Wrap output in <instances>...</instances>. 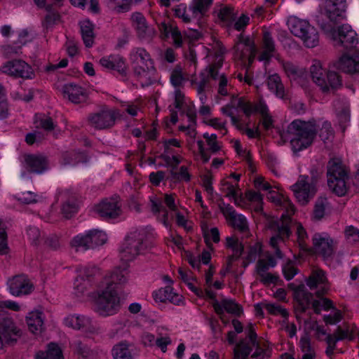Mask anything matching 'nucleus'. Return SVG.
Returning a JSON list of instances; mask_svg holds the SVG:
<instances>
[{
	"instance_id": "nucleus-38",
	"label": "nucleus",
	"mask_w": 359,
	"mask_h": 359,
	"mask_svg": "<svg viewBox=\"0 0 359 359\" xmlns=\"http://www.w3.org/2000/svg\"><path fill=\"white\" fill-rule=\"evenodd\" d=\"M168 331V328L165 326H159L156 329V346L163 353L167 352L168 346L172 344L170 334L166 333Z\"/></svg>"
},
{
	"instance_id": "nucleus-28",
	"label": "nucleus",
	"mask_w": 359,
	"mask_h": 359,
	"mask_svg": "<svg viewBox=\"0 0 359 359\" xmlns=\"http://www.w3.org/2000/svg\"><path fill=\"white\" fill-rule=\"evenodd\" d=\"M44 315L41 311L33 310L26 317V323L29 330L34 334H39L44 330Z\"/></svg>"
},
{
	"instance_id": "nucleus-55",
	"label": "nucleus",
	"mask_w": 359,
	"mask_h": 359,
	"mask_svg": "<svg viewBox=\"0 0 359 359\" xmlns=\"http://www.w3.org/2000/svg\"><path fill=\"white\" fill-rule=\"evenodd\" d=\"M16 198L20 202L25 204L36 203L42 200L41 196L30 191L18 194Z\"/></svg>"
},
{
	"instance_id": "nucleus-64",
	"label": "nucleus",
	"mask_w": 359,
	"mask_h": 359,
	"mask_svg": "<svg viewBox=\"0 0 359 359\" xmlns=\"http://www.w3.org/2000/svg\"><path fill=\"white\" fill-rule=\"evenodd\" d=\"M345 237L347 242L355 243L359 242V230L353 226L346 227L345 230Z\"/></svg>"
},
{
	"instance_id": "nucleus-33",
	"label": "nucleus",
	"mask_w": 359,
	"mask_h": 359,
	"mask_svg": "<svg viewBox=\"0 0 359 359\" xmlns=\"http://www.w3.org/2000/svg\"><path fill=\"white\" fill-rule=\"evenodd\" d=\"M60 198L64 201L62 206V215L68 218L74 214L78 208V203L75 195L69 191H64L60 196Z\"/></svg>"
},
{
	"instance_id": "nucleus-32",
	"label": "nucleus",
	"mask_w": 359,
	"mask_h": 359,
	"mask_svg": "<svg viewBox=\"0 0 359 359\" xmlns=\"http://www.w3.org/2000/svg\"><path fill=\"white\" fill-rule=\"evenodd\" d=\"M62 92L65 97H67L74 103H79L84 101L86 94L83 88L73 83H67L63 86Z\"/></svg>"
},
{
	"instance_id": "nucleus-25",
	"label": "nucleus",
	"mask_w": 359,
	"mask_h": 359,
	"mask_svg": "<svg viewBox=\"0 0 359 359\" xmlns=\"http://www.w3.org/2000/svg\"><path fill=\"white\" fill-rule=\"evenodd\" d=\"M100 65L109 71H116L120 74H125L127 66L125 60L119 55H109L101 57Z\"/></svg>"
},
{
	"instance_id": "nucleus-43",
	"label": "nucleus",
	"mask_w": 359,
	"mask_h": 359,
	"mask_svg": "<svg viewBox=\"0 0 359 359\" xmlns=\"http://www.w3.org/2000/svg\"><path fill=\"white\" fill-rule=\"evenodd\" d=\"M71 245L76 250H87L92 248L88 230L74 236Z\"/></svg>"
},
{
	"instance_id": "nucleus-11",
	"label": "nucleus",
	"mask_w": 359,
	"mask_h": 359,
	"mask_svg": "<svg viewBox=\"0 0 359 359\" xmlns=\"http://www.w3.org/2000/svg\"><path fill=\"white\" fill-rule=\"evenodd\" d=\"M294 291V298L304 309L311 304L316 313H320L322 310H329L332 308V302L326 298H321L318 300H313L311 302L312 295L308 292L303 284L296 285L294 283L290 284Z\"/></svg>"
},
{
	"instance_id": "nucleus-6",
	"label": "nucleus",
	"mask_w": 359,
	"mask_h": 359,
	"mask_svg": "<svg viewBox=\"0 0 359 359\" xmlns=\"http://www.w3.org/2000/svg\"><path fill=\"white\" fill-rule=\"evenodd\" d=\"M291 135L290 144L294 152H297L309 147L313 141L316 128L313 122L301 120L292 121L288 128Z\"/></svg>"
},
{
	"instance_id": "nucleus-24",
	"label": "nucleus",
	"mask_w": 359,
	"mask_h": 359,
	"mask_svg": "<svg viewBox=\"0 0 359 359\" xmlns=\"http://www.w3.org/2000/svg\"><path fill=\"white\" fill-rule=\"evenodd\" d=\"M221 210L231 225L241 231L248 229V224L246 217L241 214H237L232 206L224 203L221 206Z\"/></svg>"
},
{
	"instance_id": "nucleus-3",
	"label": "nucleus",
	"mask_w": 359,
	"mask_h": 359,
	"mask_svg": "<svg viewBox=\"0 0 359 359\" xmlns=\"http://www.w3.org/2000/svg\"><path fill=\"white\" fill-rule=\"evenodd\" d=\"M155 237L156 233L151 227H140L130 231L120 248L121 259L128 262L147 253L153 248Z\"/></svg>"
},
{
	"instance_id": "nucleus-29",
	"label": "nucleus",
	"mask_w": 359,
	"mask_h": 359,
	"mask_svg": "<svg viewBox=\"0 0 359 359\" xmlns=\"http://www.w3.org/2000/svg\"><path fill=\"white\" fill-rule=\"evenodd\" d=\"M334 67L348 73L359 71V55L350 56L348 54L341 55L334 64Z\"/></svg>"
},
{
	"instance_id": "nucleus-4",
	"label": "nucleus",
	"mask_w": 359,
	"mask_h": 359,
	"mask_svg": "<svg viewBox=\"0 0 359 359\" xmlns=\"http://www.w3.org/2000/svg\"><path fill=\"white\" fill-rule=\"evenodd\" d=\"M129 60L142 86H148L156 80L154 62L144 48H133L130 53Z\"/></svg>"
},
{
	"instance_id": "nucleus-53",
	"label": "nucleus",
	"mask_w": 359,
	"mask_h": 359,
	"mask_svg": "<svg viewBox=\"0 0 359 359\" xmlns=\"http://www.w3.org/2000/svg\"><path fill=\"white\" fill-rule=\"evenodd\" d=\"M114 359H133L128 344L120 343L114 346L112 349Z\"/></svg>"
},
{
	"instance_id": "nucleus-49",
	"label": "nucleus",
	"mask_w": 359,
	"mask_h": 359,
	"mask_svg": "<svg viewBox=\"0 0 359 359\" xmlns=\"http://www.w3.org/2000/svg\"><path fill=\"white\" fill-rule=\"evenodd\" d=\"M91 286V280L77 275L74 283V293L78 297H83Z\"/></svg>"
},
{
	"instance_id": "nucleus-56",
	"label": "nucleus",
	"mask_w": 359,
	"mask_h": 359,
	"mask_svg": "<svg viewBox=\"0 0 359 359\" xmlns=\"http://www.w3.org/2000/svg\"><path fill=\"white\" fill-rule=\"evenodd\" d=\"M74 7L87 10L91 13H97L100 11L98 1H72Z\"/></svg>"
},
{
	"instance_id": "nucleus-14",
	"label": "nucleus",
	"mask_w": 359,
	"mask_h": 359,
	"mask_svg": "<svg viewBox=\"0 0 359 359\" xmlns=\"http://www.w3.org/2000/svg\"><path fill=\"white\" fill-rule=\"evenodd\" d=\"M240 177V175L231 174L224 179L221 183V191L226 197L233 201L236 205L244 208L246 204L238 184Z\"/></svg>"
},
{
	"instance_id": "nucleus-35",
	"label": "nucleus",
	"mask_w": 359,
	"mask_h": 359,
	"mask_svg": "<svg viewBox=\"0 0 359 359\" xmlns=\"http://www.w3.org/2000/svg\"><path fill=\"white\" fill-rule=\"evenodd\" d=\"M165 152L162 154V158L165 160V165L170 166H174L179 164L181 161L180 158L179 156L172 155V151H170L171 147H180V142L176 139H170L168 140H165L163 142Z\"/></svg>"
},
{
	"instance_id": "nucleus-44",
	"label": "nucleus",
	"mask_w": 359,
	"mask_h": 359,
	"mask_svg": "<svg viewBox=\"0 0 359 359\" xmlns=\"http://www.w3.org/2000/svg\"><path fill=\"white\" fill-rule=\"evenodd\" d=\"M267 86L269 88V90L275 94L276 97L279 98H283L285 95V90L283 85L281 82L280 76L276 74H273L269 76L268 81H267Z\"/></svg>"
},
{
	"instance_id": "nucleus-8",
	"label": "nucleus",
	"mask_w": 359,
	"mask_h": 359,
	"mask_svg": "<svg viewBox=\"0 0 359 359\" xmlns=\"http://www.w3.org/2000/svg\"><path fill=\"white\" fill-rule=\"evenodd\" d=\"M287 25L291 33L299 37L307 48H314L318 45L319 36L316 28L307 20L290 16Z\"/></svg>"
},
{
	"instance_id": "nucleus-37",
	"label": "nucleus",
	"mask_w": 359,
	"mask_h": 359,
	"mask_svg": "<svg viewBox=\"0 0 359 359\" xmlns=\"http://www.w3.org/2000/svg\"><path fill=\"white\" fill-rule=\"evenodd\" d=\"M151 204V210L154 213L158 214L161 220L163 222L164 226L167 228L169 227V215L168 211L163 205V199L158 198L156 196L150 197Z\"/></svg>"
},
{
	"instance_id": "nucleus-17",
	"label": "nucleus",
	"mask_w": 359,
	"mask_h": 359,
	"mask_svg": "<svg viewBox=\"0 0 359 359\" xmlns=\"http://www.w3.org/2000/svg\"><path fill=\"white\" fill-rule=\"evenodd\" d=\"M94 210L100 217L110 221L120 218L123 214L121 205L114 198L103 200L95 205Z\"/></svg>"
},
{
	"instance_id": "nucleus-52",
	"label": "nucleus",
	"mask_w": 359,
	"mask_h": 359,
	"mask_svg": "<svg viewBox=\"0 0 359 359\" xmlns=\"http://www.w3.org/2000/svg\"><path fill=\"white\" fill-rule=\"evenodd\" d=\"M327 282V278L322 270H315L306 280L307 285L313 289L320 285H325Z\"/></svg>"
},
{
	"instance_id": "nucleus-1",
	"label": "nucleus",
	"mask_w": 359,
	"mask_h": 359,
	"mask_svg": "<svg viewBox=\"0 0 359 359\" xmlns=\"http://www.w3.org/2000/svg\"><path fill=\"white\" fill-rule=\"evenodd\" d=\"M128 273L126 268L117 267L104 275L93 298V310L97 314L109 317L118 313L121 299L116 288L128 282Z\"/></svg>"
},
{
	"instance_id": "nucleus-62",
	"label": "nucleus",
	"mask_w": 359,
	"mask_h": 359,
	"mask_svg": "<svg viewBox=\"0 0 359 359\" xmlns=\"http://www.w3.org/2000/svg\"><path fill=\"white\" fill-rule=\"evenodd\" d=\"M235 15L233 10L229 7L221 8L217 13L219 18L226 23L235 20Z\"/></svg>"
},
{
	"instance_id": "nucleus-23",
	"label": "nucleus",
	"mask_w": 359,
	"mask_h": 359,
	"mask_svg": "<svg viewBox=\"0 0 359 359\" xmlns=\"http://www.w3.org/2000/svg\"><path fill=\"white\" fill-rule=\"evenodd\" d=\"M249 344H246L243 341L238 344L234 348V357L235 359H246L248 355L252 351V347L257 348L255 353L253 354L254 357H260L262 353L258 348V342L256 339L257 335L253 330H250L248 334Z\"/></svg>"
},
{
	"instance_id": "nucleus-51",
	"label": "nucleus",
	"mask_w": 359,
	"mask_h": 359,
	"mask_svg": "<svg viewBox=\"0 0 359 359\" xmlns=\"http://www.w3.org/2000/svg\"><path fill=\"white\" fill-rule=\"evenodd\" d=\"M131 20L133 25L136 29L139 36L145 37L148 27L144 17L140 13H135L132 15Z\"/></svg>"
},
{
	"instance_id": "nucleus-12",
	"label": "nucleus",
	"mask_w": 359,
	"mask_h": 359,
	"mask_svg": "<svg viewBox=\"0 0 359 359\" xmlns=\"http://www.w3.org/2000/svg\"><path fill=\"white\" fill-rule=\"evenodd\" d=\"M323 27L328 34L327 36L333 41L335 46H342L348 49L352 48L358 44V35L348 25H343L337 29Z\"/></svg>"
},
{
	"instance_id": "nucleus-5",
	"label": "nucleus",
	"mask_w": 359,
	"mask_h": 359,
	"mask_svg": "<svg viewBox=\"0 0 359 359\" xmlns=\"http://www.w3.org/2000/svg\"><path fill=\"white\" fill-rule=\"evenodd\" d=\"M241 110L247 116L253 113H259L262 116V125L266 129H269L272 126L273 120L271 116L268 114V107L262 102H260L255 106H252L245 100L241 97H233L230 104H226L221 109V112L231 118L232 121H236L235 113Z\"/></svg>"
},
{
	"instance_id": "nucleus-42",
	"label": "nucleus",
	"mask_w": 359,
	"mask_h": 359,
	"mask_svg": "<svg viewBox=\"0 0 359 359\" xmlns=\"http://www.w3.org/2000/svg\"><path fill=\"white\" fill-rule=\"evenodd\" d=\"M354 337L353 328L347 327L344 329L339 327L333 335H327L326 337L327 344L330 346L335 344L337 341L348 339L351 340Z\"/></svg>"
},
{
	"instance_id": "nucleus-15",
	"label": "nucleus",
	"mask_w": 359,
	"mask_h": 359,
	"mask_svg": "<svg viewBox=\"0 0 359 359\" xmlns=\"http://www.w3.org/2000/svg\"><path fill=\"white\" fill-rule=\"evenodd\" d=\"M0 71L8 76L23 79H32L34 73L32 68L20 60L8 61L2 65Z\"/></svg>"
},
{
	"instance_id": "nucleus-59",
	"label": "nucleus",
	"mask_w": 359,
	"mask_h": 359,
	"mask_svg": "<svg viewBox=\"0 0 359 359\" xmlns=\"http://www.w3.org/2000/svg\"><path fill=\"white\" fill-rule=\"evenodd\" d=\"M196 280L192 278L190 280H188L185 283L188 286L190 290H191L193 292H194L198 297H205L207 296L210 299L215 298V294L214 292H211L210 290L207 289L205 292H204L201 289L198 288L195 285Z\"/></svg>"
},
{
	"instance_id": "nucleus-10",
	"label": "nucleus",
	"mask_w": 359,
	"mask_h": 359,
	"mask_svg": "<svg viewBox=\"0 0 359 359\" xmlns=\"http://www.w3.org/2000/svg\"><path fill=\"white\" fill-rule=\"evenodd\" d=\"M346 178L347 172L341 163L334 160L330 161L327 170V184L330 189L337 196L345 195L347 191Z\"/></svg>"
},
{
	"instance_id": "nucleus-60",
	"label": "nucleus",
	"mask_w": 359,
	"mask_h": 359,
	"mask_svg": "<svg viewBox=\"0 0 359 359\" xmlns=\"http://www.w3.org/2000/svg\"><path fill=\"white\" fill-rule=\"evenodd\" d=\"M203 236L208 245L212 241L218 243L219 241V233L217 228L208 229L207 227L202 226Z\"/></svg>"
},
{
	"instance_id": "nucleus-21",
	"label": "nucleus",
	"mask_w": 359,
	"mask_h": 359,
	"mask_svg": "<svg viewBox=\"0 0 359 359\" xmlns=\"http://www.w3.org/2000/svg\"><path fill=\"white\" fill-rule=\"evenodd\" d=\"M212 306L220 320L225 324L228 322L224 318L225 312L237 316H241L243 313L241 305L231 299H223L221 301L214 300Z\"/></svg>"
},
{
	"instance_id": "nucleus-45",
	"label": "nucleus",
	"mask_w": 359,
	"mask_h": 359,
	"mask_svg": "<svg viewBox=\"0 0 359 359\" xmlns=\"http://www.w3.org/2000/svg\"><path fill=\"white\" fill-rule=\"evenodd\" d=\"M36 359H64L62 350L55 343H50L45 352H40L36 355Z\"/></svg>"
},
{
	"instance_id": "nucleus-30",
	"label": "nucleus",
	"mask_w": 359,
	"mask_h": 359,
	"mask_svg": "<svg viewBox=\"0 0 359 359\" xmlns=\"http://www.w3.org/2000/svg\"><path fill=\"white\" fill-rule=\"evenodd\" d=\"M325 13L331 21L346 18V1H325Z\"/></svg>"
},
{
	"instance_id": "nucleus-20",
	"label": "nucleus",
	"mask_w": 359,
	"mask_h": 359,
	"mask_svg": "<svg viewBox=\"0 0 359 359\" xmlns=\"http://www.w3.org/2000/svg\"><path fill=\"white\" fill-rule=\"evenodd\" d=\"M152 298L156 303L170 302L180 306L184 303L182 295L176 292L171 285L160 287L152 292Z\"/></svg>"
},
{
	"instance_id": "nucleus-22",
	"label": "nucleus",
	"mask_w": 359,
	"mask_h": 359,
	"mask_svg": "<svg viewBox=\"0 0 359 359\" xmlns=\"http://www.w3.org/2000/svg\"><path fill=\"white\" fill-rule=\"evenodd\" d=\"M314 249L316 253L328 260L334 252V241L327 233H317L313 238Z\"/></svg>"
},
{
	"instance_id": "nucleus-48",
	"label": "nucleus",
	"mask_w": 359,
	"mask_h": 359,
	"mask_svg": "<svg viewBox=\"0 0 359 359\" xmlns=\"http://www.w3.org/2000/svg\"><path fill=\"white\" fill-rule=\"evenodd\" d=\"M210 250H203L201 256H194L192 254H188L187 255V259L189 264L196 269H200L201 263L203 264H208L211 259V251Z\"/></svg>"
},
{
	"instance_id": "nucleus-18",
	"label": "nucleus",
	"mask_w": 359,
	"mask_h": 359,
	"mask_svg": "<svg viewBox=\"0 0 359 359\" xmlns=\"http://www.w3.org/2000/svg\"><path fill=\"white\" fill-rule=\"evenodd\" d=\"M255 55L254 42L249 37L241 34L234 47L235 58L241 60L248 59L250 65L253 62Z\"/></svg>"
},
{
	"instance_id": "nucleus-36",
	"label": "nucleus",
	"mask_w": 359,
	"mask_h": 359,
	"mask_svg": "<svg viewBox=\"0 0 359 359\" xmlns=\"http://www.w3.org/2000/svg\"><path fill=\"white\" fill-rule=\"evenodd\" d=\"M25 165L30 172L35 173H42L46 169L45 158L34 155L25 156Z\"/></svg>"
},
{
	"instance_id": "nucleus-41",
	"label": "nucleus",
	"mask_w": 359,
	"mask_h": 359,
	"mask_svg": "<svg viewBox=\"0 0 359 359\" xmlns=\"http://www.w3.org/2000/svg\"><path fill=\"white\" fill-rule=\"evenodd\" d=\"M275 46L271 34L266 32L263 36L262 51L259 57L260 61L268 60L273 55Z\"/></svg>"
},
{
	"instance_id": "nucleus-40",
	"label": "nucleus",
	"mask_w": 359,
	"mask_h": 359,
	"mask_svg": "<svg viewBox=\"0 0 359 359\" xmlns=\"http://www.w3.org/2000/svg\"><path fill=\"white\" fill-rule=\"evenodd\" d=\"M81 34L83 41L86 47H91L94 43L95 34L93 31V25L88 20L80 22Z\"/></svg>"
},
{
	"instance_id": "nucleus-26",
	"label": "nucleus",
	"mask_w": 359,
	"mask_h": 359,
	"mask_svg": "<svg viewBox=\"0 0 359 359\" xmlns=\"http://www.w3.org/2000/svg\"><path fill=\"white\" fill-rule=\"evenodd\" d=\"M119 115V112L116 110H104L92 116L90 122L95 128L103 129L111 126Z\"/></svg>"
},
{
	"instance_id": "nucleus-47",
	"label": "nucleus",
	"mask_w": 359,
	"mask_h": 359,
	"mask_svg": "<svg viewBox=\"0 0 359 359\" xmlns=\"http://www.w3.org/2000/svg\"><path fill=\"white\" fill-rule=\"evenodd\" d=\"M207 83V81L205 79H203L198 85H197V92L198 95L199 97V100H201L202 103V106L199 109V114L203 117V119L205 118V117H210L211 114V108L205 105V101H206V96L203 93L204 88L205 86V84Z\"/></svg>"
},
{
	"instance_id": "nucleus-58",
	"label": "nucleus",
	"mask_w": 359,
	"mask_h": 359,
	"mask_svg": "<svg viewBox=\"0 0 359 359\" xmlns=\"http://www.w3.org/2000/svg\"><path fill=\"white\" fill-rule=\"evenodd\" d=\"M77 273L85 279L90 280L91 278L99 274L100 269L94 265L82 266L78 269Z\"/></svg>"
},
{
	"instance_id": "nucleus-46",
	"label": "nucleus",
	"mask_w": 359,
	"mask_h": 359,
	"mask_svg": "<svg viewBox=\"0 0 359 359\" xmlns=\"http://www.w3.org/2000/svg\"><path fill=\"white\" fill-rule=\"evenodd\" d=\"M186 118L189 122L187 126H180V130L184 132L187 136L191 139H194L196 135V113L195 111L189 109L187 113Z\"/></svg>"
},
{
	"instance_id": "nucleus-27",
	"label": "nucleus",
	"mask_w": 359,
	"mask_h": 359,
	"mask_svg": "<svg viewBox=\"0 0 359 359\" xmlns=\"http://www.w3.org/2000/svg\"><path fill=\"white\" fill-rule=\"evenodd\" d=\"M222 57L221 55L217 57V64L212 66H210L208 69L205 70V72L201 73V76L203 77L202 80L205 79V74L207 73L208 76H210L211 78L219 81V89L218 93L222 95H226L227 94V79L224 76V74H219L217 72V68L219 66L222 65ZM207 81V79H205Z\"/></svg>"
},
{
	"instance_id": "nucleus-19",
	"label": "nucleus",
	"mask_w": 359,
	"mask_h": 359,
	"mask_svg": "<svg viewBox=\"0 0 359 359\" xmlns=\"http://www.w3.org/2000/svg\"><path fill=\"white\" fill-rule=\"evenodd\" d=\"M21 336V331L9 319L0 320V351L6 344L16 341Z\"/></svg>"
},
{
	"instance_id": "nucleus-50",
	"label": "nucleus",
	"mask_w": 359,
	"mask_h": 359,
	"mask_svg": "<svg viewBox=\"0 0 359 359\" xmlns=\"http://www.w3.org/2000/svg\"><path fill=\"white\" fill-rule=\"evenodd\" d=\"M92 248L105 244L108 240L106 231L100 229L88 230Z\"/></svg>"
},
{
	"instance_id": "nucleus-2",
	"label": "nucleus",
	"mask_w": 359,
	"mask_h": 359,
	"mask_svg": "<svg viewBox=\"0 0 359 359\" xmlns=\"http://www.w3.org/2000/svg\"><path fill=\"white\" fill-rule=\"evenodd\" d=\"M273 188L276 189L277 191L272 189L269 190L268 199L286 210V213L282 215L281 219L271 226V229L274 231L275 235L271 238L270 245L276 250L277 257L280 258L281 252L277 247L278 243L283 242L290 236L288 224L290 223V215L294 212V208L287 198L282 194L279 187L274 185Z\"/></svg>"
},
{
	"instance_id": "nucleus-63",
	"label": "nucleus",
	"mask_w": 359,
	"mask_h": 359,
	"mask_svg": "<svg viewBox=\"0 0 359 359\" xmlns=\"http://www.w3.org/2000/svg\"><path fill=\"white\" fill-rule=\"evenodd\" d=\"M36 127H41L45 130H49L53 128L54 124L52 119L42 115H37L35 118Z\"/></svg>"
},
{
	"instance_id": "nucleus-57",
	"label": "nucleus",
	"mask_w": 359,
	"mask_h": 359,
	"mask_svg": "<svg viewBox=\"0 0 359 359\" xmlns=\"http://www.w3.org/2000/svg\"><path fill=\"white\" fill-rule=\"evenodd\" d=\"M226 246L231 249L234 255L239 257L243 250V246L237 238L229 236L226 238Z\"/></svg>"
},
{
	"instance_id": "nucleus-13",
	"label": "nucleus",
	"mask_w": 359,
	"mask_h": 359,
	"mask_svg": "<svg viewBox=\"0 0 359 359\" xmlns=\"http://www.w3.org/2000/svg\"><path fill=\"white\" fill-rule=\"evenodd\" d=\"M291 189L297 201L302 205L308 203L316 192L314 181L306 176H301Z\"/></svg>"
},
{
	"instance_id": "nucleus-31",
	"label": "nucleus",
	"mask_w": 359,
	"mask_h": 359,
	"mask_svg": "<svg viewBox=\"0 0 359 359\" xmlns=\"http://www.w3.org/2000/svg\"><path fill=\"white\" fill-rule=\"evenodd\" d=\"M89 318L79 313H69L62 320L64 326L74 330H79L90 324Z\"/></svg>"
},
{
	"instance_id": "nucleus-9",
	"label": "nucleus",
	"mask_w": 359,
	"mask_h": 359,
	"mask_svg": "<svg viewBox=\"0 0 359 359\" xmlns=\"http://www.w3.org/2000/svg\"><path fill=\"white\" fill-rule=\"evenodd\" d=\"M310 73L313 82L323 92L335 89L341 84L339 76L336 72L324 69L321 62L318 60L313 62L310 68Z\"/></svg>"
},
{
	"instance_id": "nucleus-39",
	"label": "nucleus",
	"mask_w": 359,
	"mask_h": 359,
	"mask_svg": "<svg viewBox=\"0 0 359 359\" xmlns=\"http://www.w3.org/2000/svg\"><path fill=\"white\" fill-rule=\"evenodd\" d=\"M299 345L303 356L302 359H314L316 357L315 351L311 346L310 340L307 335L302 337L299 341ZM281 359H295L289 353H284L281 355Z\"/></svg>"
},
{
	"instance_id": "nucleus-7",
	"label": "nucleus",
	"mask_w": 359,
	"mask_h": 359,
	"mask_svg": "<svg viewBox=\"0 0 359 359\" xmlns=\"http://www.w3.org/2000/svg\"><path fill=\"white\" fill-rule=\"evenodd\" d=\"M257 257H259V259L257 264L256 269L261 280L266 284L275 283L277 280V277L268 273L267 271L269 268L276 265V261L269 253L262 251L260 243H256L250 247L246 259L248 262H252Z\"/></svg>"
},
{
	"instance_id": "nucleus-54",
	"label": "nucleus",
	"mask_w": 359,
	"mask_h": 359,
	"mask_svg": "<svg viewBox=\"0 0 359 359\" xmlns=\"http://www.w3.org/2000/svg\"><path fill=\"white\" fill-rule=\"evenodd\" d=\"M246 199L250 203V205L255 212H261L262 210V196L255 191H248L245 194Z\"/></svg>"
},
{
	"instance_id": "nucleus-61",
	"label": "nucleus",
	"mask_w": 359,
	"mask_h": 359,
	"mask_svg": "<svg viewBox=\"0 0 359 359\" xmlns=\"http://www.w3.org/2000/svg\"><path fill=\"white\" fill-rule=\"evenodd\" d=\"M203 122L215 130L222 131L223 134L226 133L225 122L218 118L205 117L203 119Z\"/></svg>"
},
{
	"instance_id": "nucleus-34",
	"label": "nucleus",
	"mask_w": 359,
	"mask_h": 359,
	"mask_svg": "<svg viewBox=\"0 0 359 359\" xmlns=\"http://www.w3.org/2000/svg\"><path fill=\"white\" fill-rule=\"evenodd\" d=\"M159 31L164 38L171 36L174 44L176 46H181L182 44V38L178 29L173 23L163 22L159 25Z\"/></svg>"
},
{
	"instance_id": "nucleus-16",
	"label": "nucleus",
	"mask_w": 359,
	"mask_h": 359,
	"mask_svg": "<svg viewBox=\"0 0 359 359\" xmlns=\"http://www.w3.org/2000/svg\"><path fill=\"white\" fill-rule=\"evenodd\" d=\"M7 290L14 297L30 294L34 290L33 283L26 275L14 276L7 280Z\"/></svg>"
}]
</instances>
